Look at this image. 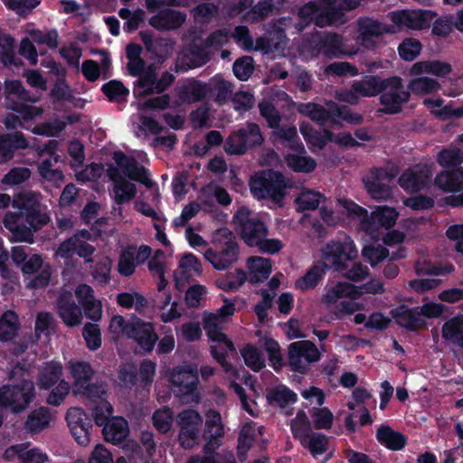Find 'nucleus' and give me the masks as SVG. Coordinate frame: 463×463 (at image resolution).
Wrapping results in <instances>:
<instances>
[{
	"mask_svg": "<svg viewBox=\"0 0 463 463\" xmlns=\"http://www.w3.org/2000/svg\"><path fill=\"white\" fill-rule=\"evenodd\" d=\"M13 206L19 213H6L4 218L5 227L12 233L14 241L33 242V233L50 221V217L42 212L39 194H20L13 201Z\"/></svg>",
	"mask_w": 463,
	"mask_h": 463,
	"instance_id": "1",
	"label": "nucleus"
},
{
	"mask_svg": "<svg viewBox=\"0 0 463 463\" xmlns=\"http://www.w3.org/2000/svg\"><path fill=\"white\" fill-rule=\"evenodd\" d=\"M340 211L348 215L359 217L363 222V229L368 236L373 240H383L385 244L400 243L404 239V234L398 231L389 232L399 217V213L394 207L388 205L376 206L370 217L367 212L351 201L339 202Z\"/></svg>",
	"mask_w": 463,
	"mask_h": 463,
	"instance_id": "2",
	"label": "nucleus"
},
{
	"mask_svg": "<svg viewBox=\"0 0 463 463\" xmlns=\"http://www.w3.org/2000/svg\"><path fill=\"white\" fill-rule=\"evenodd\" d=\"M357 256L358 250L350 238L329 241L321 250L322 261L316 263L303 277L296 280V288L303 291L314 288L326 274L327 268L333 267L343 271L347 267V261L356 259Z\"/></svg>",
	"mask_w": 463,
	"mask_h": 463,
	"instance_id": "3",
	"label": "nucleus"
},
{
	"mask_svg": "<svg viewBox=\"0 0 463 463\" xmlns=\"http://www.w3.org/2000/svg\"><path fill=\"white\" fill-rule=\"evenodd\" d=\"M113 159L117 164L116 167H109L108 175L113 183L112 197L118 203L131 201L137 194L136 184L132 181L139 182L147 187L153 183L147 177L146 171L139 166L136 160L127 156L122 152H115Z\"/></svg>",
	"mask_w": 463,
	"mask_h": 463,
	"instance_id": "4",
	"label": "nucleus"
},
{
	"mask_svg": "<svg viewBox=\"0 0 463 463\" xmlns=\"http://www.w3.org/2000/svg\"><path fill=\"white\" fill-rule=\"evenodd\" d=\"M234 312V303L225 299L224 305L215 313H204L203 327L211 341V349L213 357L222 364L226 373L237 378L235 371L224 360V357L229 353L234 351V347L227 335L222 332L224 324Z\"/></svg>",
	"mask_w": 463,
	"mask_h": 463,
	"instance_id": "5",
	"label": "nucleus"
},
{
	"mask_svg": "<svg viewBox=\"0 0 463 463\" xmlns=\"http://www.w3.org/2000/svg\"><path fill=\"white\" fill-rule=\"evenodd\" d=\"M363 295L362 288L346 281H328L321 296V303L340 319L364 309L357 300Z\"/></svg>",
	"mask_w": 463,
	"mask_h": 463,
	"instance_id": "6",
	"label": "nucleus"
},
{
	"mask_svg": "<svg viewBox=\"0 0 463 463\" xmlns=\"http://www.w3.org/2000/svg\"><path fill=\"white\" fill-rule=\"evenodd\" d=\"M359 0H321L304 5L298 12V30L314 21L319 27L340 22L341 12L357 6Z\"/></svg>",
	"mask_w": 463,
	"mask_h": 463,
	"instance_id": "7",
	"label": "nucleus"
},
{
	"mask_svg": "<svg viewBox=\"0 0 463 463\" xmlns=\"http://www.w3.org/2000/svg\"><path fill=\"white\" fill-rule=\"evenodd\" d=\"M168 382L174 392L184 402L198 403L200 394L197 391L198 376L192 365L184 364L174 367L167 373Z\"/></svg>",
	"mask_w": 463,
	"mask_h": 463,
	"instance_id": "8",
	"label": "nucleus"
},
{
	"mask_svg": "<svg viewBox=\"0 0 463 463\" xmlns=\"http://www.w3.org/2000/svg\"><path fill=\"white\" fill-rule=\"evenodd\" d=\"M290 185L282 174L268 171L256 174L250 180L251 194L258 199L270 198L279 203L284 197V191Z\"/></svg>",
	"mask_w": 463,
	"mask_h": 463,
	"instance_id": "9",
	"label": "nucleus"
},
{
	"mask_svg": "<svg viewBox=\"0 0 463 463\" xmlns=\"http://www.w3.org/2000/svg\"><path fill=\"white\" fill-rule=\"evenodd\" d=\"M233 38L237 43L243 49L250 51H262L266 53H276L277 55L284 54V47L287 40L284 33L279 30L269 38H259L256 43L253 42L249 34V31L244 26H238L235 28Z\"/></svg>",
	"mask_w": 463,
	"mask_h": 463,
	"instance_id": "10",
	"label": "nucleus"
},
{
	"mask_svg": "<svg viewBox=\"0 0 463 463\" xmlns=\"http://www.w3.org/2000/svg\"><path fill=\"white\" fill-rule=\"evenodd\" d=\"M34 397V386L31 381L15 385L0 387V407L17 413L24 411Z\"/></svg>",
	"mask_w": 463,
	"mask_h": 463,
	"instance_id": "11",
	"label": "nucleus"
},
{
	"mask_svg": "<svg viewBox=\"0 0 463 463\" xmlns=\"http://www.w3.org/2000/svg\"><path fill=\"white\" fill-rule=\"evenodd\" d=\"M5 95L8 109L22 116L24 120H33L42 116L43 109L40 107L18 103L14 100H29L35 102L36 99H30L28 92L19 80H6L5 82Z\"/></svg>",
	"mask_w": 463,
	"mask_h": 463,
	"instance_id": "12",
	"label": "nucleus"
},
{
	"mask_svg": "<svg viewBox=\"0 0 463 463\" xmlns=\"http://www.w3.org/2000/svg\"><path fill=\"white\" fill-rule=\"evenodd\" d=\"M436 14L424 9H404L388 14L396 33L402 29L420 31L428 29L434 21Z\"/></svg>",
	"mask_w": 463,
	"mask_h": 463,
	"instance_id": "13",
	"label": "nucleus"
},
{
	"mask_svg": "<svg viewBox=\"0 0 463 463\" xmlns=\"http://www.w3.org/2000/svg\"><path fill=\"white\" fill-rule=\"evenodd\" d=\"M234 223L237 232L249 246H255L259 240L267 237L268 229L258 218L252 216L246 207H241L234 215Z\"/></svg>",
	"mask_w": 463,
	"mask_h": 463,
	"instance_id": "14",
	"label": "nucleus"
},
{
	"mask_svg": "<svg viewBox=\"0 0 463 463\" xmlns=\"http://www.w3.org/2000/svg\"><path fill=\"white\" fill-rule=\"evenodd\" d=\"M298 110L300 113L309 117L312 120L321 124L328 119L337 124L340 121L356 124L361 120L360 116L352 115L347 110L341 109L333 103L327 104V109L312 103L301 104L298 106Z\"/></svg>",
	"mask_w": 463,
	"mask_h": 463,
	"instance_id": "15",
	"label": "nucleus"
},
{
	"mask_svg": "<svg viewBox=\"0 0 463 463\" xmlns=\"http://www.w3.org/2000/svg\"><path fill=\"white\" fill-rule=\"evenodd\" d=\"M262 142L263 137L259 127L255 124H247L227 138L224 148L228 154L241 155L248 148L259 146Z\"/></svg>",
	"mask_w": 463,
	"mask_h": 463,
	"instance_id": "16",
	"label": "nucleus"
},
{
	"mask_svg": "<svg viewBox=\"0 0 463 463\" xmlns=\"http://www.w3.org/2000/svg\"><path fill=\"white\" fill-rule=\"evenodd\" d=\"M288 364L294 371L304 373L310 364L320 360L319 349L310 341H298L288 348Z\"/></svg>",
	"mask_w": 463,
	"mask_h": 463,
	"instance_id": "17",
	"label": "nucleus"
},
{
	"mask_svg": "<svg viewBox=\"0 0 463 463\" xmlns=\"http://www.w3.org/2000/svg\"><path fill=\"white\" fill-rule=\"evenodd\" d=\"M382 90H383V94L381 97V101L383 110L387 113L399 112L402 106L410 99V92L404 90L402 80L399 77L384 80Z\"/></svg>",
	"mask_w": 463,
	"mask_h": 463,
	"instance_id": "18",
	"label": "nucleus"
},
{
	"mask_svg": "<svg viewBox=\"0 0 463 463\" xmlns=\"http://www.w3.org/2000/svg\"><path fill=\"white\" fill-rule=\"evenodd\" d=\"M202 422L201 415L194 410H184L178 414L179 440L184 448L190 449L196 444Z\"/></svg>",
	"mask_w": 463,
	"mask_h": 463,
	"instance_id": "19",
	"label": "nucleus"
},
{
	"mask_svg": "<svg viewBox=\"0 0 463 463\" xmlns=\"http://www.w3.org/2000/svg\"><path fill=\"white\" fill-rule=\"evenodd\" d=\"M67 425L75 440L80 446H88L90 442L92 429L91 420L78 407L70 408L66 414Z\"/></svg>",
	"mask_w": 463,
	"mask_h": 463,
	"instance_id": "20",
	"label": "nucleus"
},
{
	"mask_svg": "<svg viewBox=\"0 0 463 463\" xmlns=\"http://www.w3.org/2000/svg\"><path fill=\"white\" fill-rule=\"evenodd\" d=\"M174 80V76L168 72H163L157 79L156 69L149 66L145 73L138 79L134 88L136 96H146L154 92H161Z\"/></svg>",
	"mask_w": 463,
	"mask_h": 463,
	"instance_id": "21",
	"label": "nucleus"
},
{
	"mask_svg": "<svg viewBox=\"0 0 463 463\" xmlns=\"http://www.w3.org/2000/svg\"><path fill=\"white\" fill-rule=\"evenodd\" d=\"M357 40L365 48H373L378 39L385 33H394L396 30L392 25L384 24L372 18H362L358 21Z\"/></svg>",
	"mask_w": 463,
	"mask_h": 463,
	"instance_id": "22",
	"label": "nucleus"
},
{
	"mask_svg": "<svg viewBox=\"0 0 463 463\" xmlns=\"http://www.w3.org/2000/svg\"><path fill=\"white\" fill-rule=\"evenodd\" d=\"M128 338L146 353H150L158 340L154 324L136 316H132V326Z\"/></svg>",
	"mask_w": 463,
	"mask_h": 463,
	"instance_id": "23",
	"label": "nucleus"
},
{
	"mask_svg": "<svg viewBox=\"0 0 463 463\" xmlns=\"http://www.w3.org/2000/svg\"><path fill=\"white\" fill-rule=\"evenodd\" d=\"M151 255V248L142 245L139 248H127L119 254L117 269L124 277L134 274L138 264L145 262Z\"/></svg>",
	"mask_w": 463,
	"mask_h": 463,
	"instance_id": "24",
	"label": "nucleus"
},
{
	"mask_svg": "<svg viewBox=\"0 0 463 463\" xmlns=\"http://www.w3.org/2000/svg\"><path fill=\"white\" fill-rule=\"evenodd\" d=\"M90 233L86 231L75 234L63 241L56 250V255L63 259L71 258L78 254L81 258H88L94 252V248L88 244Z\"/></svg>",
	"mask_w": 463,
	"mask_h": 463,
	"instance_id": "25",
	"label": "nucleus"
},
{
	"mask_svg": "<svg viewBox=\"0 0 463 463\" xmlns=\"http://www.w3.org/2000/svg\"><path fill=\"white\" fill-rule=\"evenodd\" d=\"M392 175L385 170H377L364 180L370 196L374 200H389L392 196Z\"/></svg>",
	"mask_w": 463,
	"mask_h": 463,
	"instance_id": "26",
	"label": "nucleus"
},
{
	"mask_svg": "<svg viewBox=\"0 0 463 463\" xmlns=\"http://www.w3.org/2000/svg\"><path fill=\"white\" fill-rule=\"evenodd\" d=\"M384 80L376 77H366L364 80L353 85L349 91L338 94V99L348 103H355L360 97L377 95L383 88Z\"/></svg>",
	"mask_w": 463,
	"mask_h": 463,
	"instance_id": "27",
	"label": "nucleus"
},
{
	"mask_svg": "<svg viewBox=\"0 0 463 463\" xmlns=\"http://www.w3.org/2000/svg\"><path fill=\"white\" fill-rule=\"evenodd\" d=\"M300 131L306 139V141L312 146L322 148L326 141H334L344 146H354L358 143L352 137L349 133H340L337 135H332L328 131H325L323 135L314 132L307 125H302Z\"/></svg>",
	"mask_w": 463,
	"mask_h": 463,
	"instance_id": "28",
	"label": "nucleus"
},
{
	"mask_svg": "<svg viewBox=\"0 0 463 463\" xmlns=\"http://www.w3.org/2000/svg\"><path fill=\"white\" fill-rule=\"evenodd\" d=\"M201 273L202 265L194 254L187 252L181 255L174 271L175 287L181 289L191 279L200 276Z\"/></svg>",
	"mask_w": 463,
	"mask_h": 463,
	"instance_id": "29",
	"label": "nucleus"
},
{
	"mask_svg": "<svg viewBox=\"0 0 463 463\" xmlns=\"http://www.w3.org/2000/svg\"><path fill=\"white\" fill-rule=\"evenodd\" d=\"M68 370L74 380L73 391L77 393H83L91 396L93 387L89 382L94 372L89 363L80 361H71L68 364Z\"/></svg>",
	"mask_w": 463,
	"mask_h": 463,
	"instance_id": "30",
	"label": "nucleus"
},
{
	"mask_svg": "<svg viewBox=\"0 0 463 463\" xmlns=\"http://www.w3.org/2000/svg\"><path fill=\"white\" fill-rule=\"evenodd\" d=\"M22 271L24 275H31L40 271L33 279L27 282L28 288H43L47 286L52 273L50 265L44 264L42 257L37 254L32 256L24 263Z\"/></svg>",
	"mask_w": 463,
	"mask_h": 463,
	"instance_id": "31",
	"label": "nucleus"
},
{
	"mask_svg": "<svg viewBox=\"0 0 463 463\" xmlns=\"http://www.w3.org/2000/svg\"><path fill=\"white\" fill-rule=\"evenodd\" d=\"M58 315L68 326H79L83 318L82 311L72 299L70 292H63L57 303Z\"/></svg>",
	"mask_w": 463,
	"mask_h": 463,
	"instance_id": "32",
	"label": "nucleus"
},
{
	"mask_svg": "<svg viewBox=\"0 0 463 463\" xmlns=\"http://www.w3.org/2000/svg\"><path fill=\"white\" fill-rule=\"evenodd\" d=\"M75 296L79 303L85 309L87 317L98 321L102 317L101 302L95 298L93 289L86 284L79 285L75 289Z\"/></svg>",
	"mask_w": 463,
	"mask_h": 463,
	"instance_id": "33",
	"label": "nucleus"
},
{
	"mask_svg": "<svg viewBox=\"0 0 463 463\" xmlns=\"http://www.w3.org/2000/svg\"><path fill=\"white\" fill-rule=\"evenodd\" d=\"M452 66L441 60H422L412 64L409 71L411 76L433 75L443 78L450 74Z\"/></svg>",
	"mask_w": 463,
	"mask_h": 463,
	"instance_id": "34",
	"label": "nucleus"
},
{
	"mask_svg": "<svg viewBox=\"0 0 463 463\" xmlns=\"http://www.w3.org/2000/svg\"><path fill=\"white\" fill-rule=\"evenodd\" d=\"M431 176V172L426 166H417L404 172L399 179V184L406 192L415 193L422 189Z\"/></svg>",
	"mask_w": 463,
	"mask_h": 463,
	"instance_id": "35",
	"label": "nucleus"
},
{
	"mask_svg": "<svg viewBox=\"0 0 463 463\" xmlns=\"http://www.w3.org/2000/svg\"><path fill=\"white\" fill-rule=\"evenodd\" d=\"M237 255L236 243L232 241H229L220 252H216L212 249L207 250L204 253V258L212 263L214 269L222 270L235 262Z\"/></svg>",
	"mask_w": 463,
	"mask_h": 463,
	"instance_id": "36",
	"label": "nucleus"
},
{
	"mask_svg": "<svg viewBox=\"0 0 463 463\" xmlns=\"http://www.w3.org/2000/svg\"><path fill=\"white\" fill-rule=\"evenodd\" d=\"M186 15L180 11L167 9L159 12L149 19V24L162 31L179 28L185 21Z\"/></svg>",
	"mask_w": 463,
	"mask_h": 463,
	"instance_id": "37",
	"label": "nucleus"
},
{
	"mask_svg": "<svg viewBox=\"0 0 463 463\" xmlns=\"http://www.w3.org/2000/svg\"><path fill=\"white\" fill-rule=\"evenodd\" d=\"M209 58V52L194 45L191 48L184 50L178 56L176 61V69L178 71H187L203 65Z\"/></svg>",
	"mask_w": 463,
	"mask_h": 463,
	"instance_id": "38",
	"label": "nucleus"
},
{
	"mask_svg": "<svg viewBox=\"0 0 463 463\" xmlns=\"http://www.w3.org/2000/svg\"><path fill=\"white\" fill-rule=\"evenodd\" d=\"M248 280L257 284L266 280L271 273L272 264L269 259L252 256L246 261Z\"/></svg>",
	"mask_w": 463,
	"mask_h": 463,
	"instance_id": "39",
	"label": "nucleus"
},
{
	"mask_svg": "<svg viewBox=\"0 0 463 463\" xmlns=\"http://www.w3.org/2000/svg\"><path fill=\"white\" fill-rule=\"evenodd\" d=\"M284 161L289 169L297 173L307 174L317 167V162L307 154L304 147L300 151L287 154Z\"/></svg>",
	"mask_w": 463,
	"mask_h": 463,
	"instance_id": "40",
	"label": "nucleus"
},
{
	"mask_svg": "<svg viewBox=\"0 0 463 463\" xmlns=\"http://www.w3.org/2000/svg\"><path fill=\"white\" fill-rule=\"evenodd\" d=\"M128 422L121 417H112L103 424V434L108 441L119 443L128 437Z\"/></svg>",
	"mask_w": 463,
	"mask_h": 463,
	"instance_id": "41",
	"label": "nucleus"
},
{
	"mask_svg": "<svg viewBox=\"0 0 463 463\" xmlns=\"http://www.w3.org/2000/svg\"><path fill=\"white\" fill-rule=\"evenodd\" d=\"M441 335L446 341L463 347V314L446 321L441 328Z\"/></svg>",
	"mask_w": 463,
	"mask_h": 463,
	"instance_id": "42",
	"label": "nucleus"
},
{
	"mask_svg": "<svg viewBox=\"0 0 463 463\" xmlns=\"http://www.w3.org/2000/svg\"><path fill=\"white\" fill-rule=\"evenodd\" d=\"M392 315L395 321L410 329H418L424 326L425 321L417 312V307L411 309L405 306H401L392 311Z\"/></svg>",
	"mask_w": 463,
	"mask_h": 463,
	"instance_id": "43",
	"label": "nucleus"
},
{
	"mask_svg": "<svg viewBox=\"0 0 463 463\" xmlns=\"http://www.w3.org/2000/svg\"><path fill=\"white\" fill-rule=\"evenodd\" d=\"M199 200L204 207V211H211L213 206V200L222 205H228L232 199L227 191L222 187L208 185L199 194Z\"/></svg>",
	"mask_w": 463,
	"mask_h": 463,
	"instance_id": "44",
	"label": "nucleus"
},
{
	"mask_svg": "<svg viewBox=\"0 0 463 463\" xmlns=\"http://www.w3.org/2000/svg\"><path fill=\"white\" fill-rule=\"evenodd\" d=\"M377 440L391 450H401L406 444V438L401 432L383 425L376 431Z\"/></svg>",
	"mask_w": 463,
	"mask_h": 463,
	"instance_id": "45",
	"label": "nucleus"
},
{
	"mask_svg": "<svg viewBox=\"0 0 463 463\" xmlns=\"http://www.w3.org/2000/svg\"><path fill=\"white\" fill-rule=\"evenodd\" d=\"M323 52L327 56L353 55L357 52V51L348 49L344 39L336 34H328L324 37L317 52Z\"/></svg>",
	"mask_w": 463,
	"mask_h": 463,
	"instance_id": "46",
	"label": "nucleus"
},
{
	"mask_svg": "<svg viewBox=\"0 0 463 463\" xmlns=\"http://www.w3.org/2000/svg\"><path fill=\"white\" fill-rule=\"evenodd\" d=\"M435 184L446 192H458L463 189V169L445 171L437 175Z\"/></svg>",
	"mask_w": 463,
	"mask_h": 463,
	"instance_id": "47",
	"label": "nucleus"
},
{
	"mask_svg": "<svg viewBox=\"0 0 463 463\" xmlns=\"http://www.w3.org/2000/svg\"><path fill=\"white\" fill-rule=\"evenodd\" d=\"M408 83V89L414 95L433 94L439 91L441 86L439 82L433 78L423 75L414 76Z\"/></svg>",
	"mask_w": 463,
	"mask_h": 463,
	"instance_id": "48",
	"label": "nucleus"
},
{
	"mask_svg": "<svg viewBox=\"0 0 463 463\" xmlns=\"http://www.w3.org/2000/svg\"><path fill=\"white\" fill-rule=\"evenodd\" d=\"M131 326L132 317L129 319H126L120 315H114L109 324L108 335L114 342H117L125 336L128 338Z\"/></svg>",
	"mask_w": 463,
	"mask_h": 463,
	"instance_id": "49",
	"label": "nucleus"
},
{
	"mask_svg": "<svg viewBox=\"0 0 463 463\" xmlns=\"http://www.w3.org/2000/svg\"><path fill=\"white\" fill-rule=\"evenodd\" d=\"M54 142H50L47 150L50 152V157L44 159L39 165L40 175L46 180L52 182H61L63 175L61 171L52 169L53 163L58 161V156L54 155Z\"/></svg>",
	"mask_w": 463,
	"mask_h": 463,
	"instance_id": "50",
	"label": "nucleus"
},
{
	"mask_svg": "<svg viewBox=\"0 0 463 463\" xmlns=\"http://www.w3.org/2000/svg\"><path fill=\"white\" fill-rule=\"evenodd\" d=\"M52 420L48 409L40 408L32 411L25 421V429L30 432H39L45 429Z\"/></svg>",
	"mask_w": 463,
	"mask_h": 463,
	"instance_id": "51",
	"label": "nucleus"
},
{
	"mask_svg": "<svg viewBox=\"0 0 463 463\" xmlns=\"http://www.w3.org/2000/svg\"><path fill=\"white\" fill-rule=\"evenodd\" d=\"M299 442L315 457L326 452L328 445L326 436L313 432H309L306 436H300Z\"/></svg>",
	"mask_w": 463,
	"mask_h": 463,
	"instance_id": "52",
	"label": "nucleus"
},
{
	"mask_svg": "<svg viewBox=\"0 0 463 463\" xmlns=\"http://www.w3.org/2000/svg\"><path fill=\"white\" fill-rule=\"evenodd\" d=\"M206 93V87L196 81H189L178 90L179 104L192 103L202 99Z\"/></svg>",
	"mask_w": 463,
	"mask_h": 463,
	"instance_id": "53",
	"label": "nucleus"
},
{
	"mask_svg": "<svg viewBox=\"0 0 463 463\" xmlns=\"http://www.w3.org/2000/svg\"><path fill=\"white\" fill-rule=\"evenodd\" d=\"M61 365L57 362L47 364L41 371L38 385L40 388L48 389L53 386L61 375Z\"/></svg>",
	"mask_w": 463,
	"mask_h": 463,
	"instance_id": "54",
	"label": "nucleus"
},
{
	"mask_svg": "<svg viewBox=\"0 0 463 463\" xmlns=\"http://www.w3.org/2000/svg\"><path fill=\"white\" fill-rule=\"evenodd\" d=\"M268 401L271 404L285 408L288 405L293 404L297 401V395L286 386H279L271 390L267 395Z\"/></svg>",
	"mask_w": 463,
	"mask_h": 463,
	"instance_id": "55",
	"label": "nucleus"
},
{
	"mask_svg": "<svg viewBox=\"0 0 463 463\" xmlns=\"http://www.w3.org/2000/svg\"><path fill=\"white\" fill-rule=\"evenodd\" d=\"M324 196L314 190H303L295 199L298 211L315 210L323 201Z\"/></svg>",
	"mask_w": 463,
	"mask_h": 463,
	"instance_id": "56",
	"label": "nucleus"
},
{
	"mask_svg": "<svg viewBox=\"0 0 463 463\" xmlns=\"http://www.w3.org/2000/svg\"><path fill=\"white\" fill-rule=\"evenodd\" d=\"M117 301L119 306L125 308H134L142 311L147 307L146 298L141 294L133 292H123L118 295Z\"/></svg>",
	"mask_w": 463,
	"mask_h": 463,
	"instance_id": "57",
	"label": "nucleus"
},
{
	"mask_svg": "<svg viewBox=\"0 0 463 463\" xmlns=\"http://www.w3.org/2000/svg\"><path fill=\"white\" fill-rule=\"evenodd\" d=\"M18 330V317L13 311H6L0 318V339H12Z\"/></svg>",
	"mask_w": 463,
	"mask_h": 463,
	"instance_id": "58",
	"label": "nucleus"
},
{
	"mask_svg": "<svg viewBox=\"0 0 463 463\" xmlns=\"http://www.w3.org/2000/svg\"><path fill=\"white\" fill-rule=\"evenodd\" d=\"M24 32L37 43H45L50 47L57 46V33L55 32H43L37 29L33 24H27Z\"/></svg>",
	"mask_w": 463,
	"mask_h": 463,
	"instance_id": "59",
	"label": "nucleus"
},
{
	"mask_svg": "<svg viewBox=\"0 0 463 463\" xmlns=\"http://www.w3.org/2000/svg\"><path fill=\"white\" fill-rule=\"evenodd\" d=\"M248 279V275L242 269H236L234 273L216 281L217 286L226 291L239 289Z\"/></svg>",
	"mask_w": 463,
	"mask_h": 463,
	"instance_id": "60",
	"label": "nucleus"
},
{
	"mask_svg": "<svg viewBox=\"0 0 463 463\" xmlns=\"http://www.w3.org/2000/svg\"><path fill=\"white\" fill-rule=\"evenodd\" d=\"M245 364L253 371H260L265 366V359L260 352L252 345H247L241 350Z\"/></svg>",
	"mask_w": 463,
	"mask_h": 463,
	"instance_id": "61",
	"label": "nucleus"
},
{
	"mask_svg": "<svg viewBox=\"0 0 463 463\" xmlns=\"http://www.w3.org/2000/svg\"><path fill=\"white\" fill-rule=\"evenodd\" d=\"M223 434V426L218 411L210 410L206 413L205 435L210 438H219Z\"/></svg>",
	"mask_w": 463,
	"mask_h": 463,
	"instance_id": "62",
	"label": "nucleus"
},
{
	"mask_svg": "<svg viewBox=\"0 0 463 463\" xmlns=\"http://www.w3.org/2000/svg\"><path fill=\"white\" fill-rule=\"evenodd\" d=\"M82 336L90 350L95 351L101 346V333L97 324L87 323L82 329Z\"/></svg>",
	"mask_w": 463,
	"mask_h": 463,
	"instance_id": "63",
	"label": "nucleus"
},
{
	"mask_svg": "<svg viewBox=\"0 0 463 463\" xmlns=\"http://www.w3.org/2000/svg\"><path fill=\"white\" fill-rule=\"evenodd\" d=\"M399 54L404 61H413L421 52V43L414 38L405 39L399 46Z\"/></svg>",
	"mask_w": 463,
	"mask_h": 463,
	"instance_id": "64",
	"label": "nucleus"
}]
</instances>
